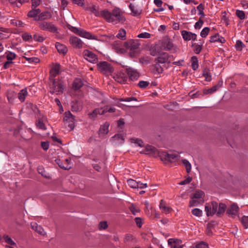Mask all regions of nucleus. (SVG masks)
<instances>
[{"label": "nucleus", "instance_id": "ddd939ff", "mask_svg": "<svg viewBox=\"0 0 248 248\" xmlns=\"http://www.w3.org/2000/svg\"><path fill=\"white\" fill-rule=\"evenodd\" d=\"M69 42L72 46L77 48H81L82 47L83 43L82 41L76 36H71Z\"/></svg>", "mask_w": 248, "mask_h": 248}, {"label": "nucleus", "instance_id": "f257e3e1", "mask_svg": "<svg viewBox=\"0 0 248 248\" xmlns=\"http://www.w3.org/2000/svg\"><path fill=\"white\" fill-rule=\"evenodd\" d=\"M101 16L104 18L108 22L115 25L123 23L125 18L119 8H114L109 12L107 10L101 12Z\"/></svg>", "mask_w": 248, "mask_h": 248}, {"label": "nucleus", "instance_id": "13d9d810", "mask_svg": "<svg viewBox=\"0 0 248 248\" xmlns=\"http://www.w3.org/2000/svg\"><path fill=\"white\" fill-rule=\"evenodd\" d=\"M108 227L107 222L105 221L100 222L98 225V228L100 230H105Z\"/></svg>", "mask_w": 248, "mask_h": 248}, {"label": "nucleus", "instance_id": "bf43d9fd", "mask_svg": "<svg viewBox=\"0 0 248 248\" xmlns=\"http://www.w3.org/2000/svg\"><path fill=\"white\" fill-rule=\"evenodd\" d=\"M22 39L25 41H29L32 39V36L31 34L25 32L22 35Z\"/></svg>", "mask_w": 248, "mask_h": 248}, {"label": "nucleus", "instance_id": "4468645a", "mask_svg": "<svg viewBox=\"0 0 248 248\" xmlns=\"http://www.w3.org/2000/svg\"><path fill=\"white\" fill-rule=\"evenodd\" d=\"M181 35L186 41L195 40L197 37V35L195 33L185 30L181 31Z\"/></svg>", "mask_w": 248, "mask_h": 248}, {"label": "nucleus", "instance_id": "a211bd4d", "mask_svg": "<svg viewBox=\"0 0 248 248\" xmlns=\"http://www.w3.org/2000/svg\"><path fill=\"white\" fill-rule=\"evenodd\" d=\"M64 121H68L69 123H72L69 124V126L71 129H73L74 128V122L75 121V116L72 115L70 112L68 111L65 113V117L64 118Z\"/></svg>", "mask_w": 248, "mask_h": 248}, {"label": "nucleus", "instance_id": "4d7b16f0", "mask_svg": "<svg viewBox=\"0 0 248 248\" xmlns=\"http://www.w3.org/2000/svg\"><path fill=\"white\" fill-rule=\"evenodd\" d=\"M197 10L199 11V15L201 16L202 17L204 16L205 15L203 13L204 6L202 4L199 5L197 7Z\"/></svg>", "mask_w": 248, "mask_h": 248}, {"label": "nucleus", "instance_id": "f8f14e48", "mask_svg": "<svg viewBox=\"0 0 248 248\" xmlns=\"http://www.w3.org/2000/svg\"><path fill=\"white\" fill-rule=\"evenodd\" d=\"M141 154L149 155H155L158 154L157 150L152 145H147L145 148L140 152Z\"/></svg>", "mask_w": 248, "mask_h": 248}, {"label": "nucleus", "instance_id": "a18cd8bd", "mask_svg": "<svg viewBox=\"0 0 248 248\" xmlns=\"http://www.w3.org/2000/svg\"><path fill=\"white\" fill-rule=\"evenodd\" d=\"M113 138L118 141L120 143H123L124 142V136L122 134L115 135Z\"/></svg>", "mask_w": 248, "mask_h": 248}, {"label": "nucleus", "instance_id": "39448f33", "mask_svg": "<svg viewBox=\"0 0 248 248\" xmlns=\"http://www.w3.org/2000/svg\"><path fill=\"white\" fill-rule=\"evenodd\" d=\"M204 192L202 190H198L193 195L192 200L190 201V206H198L200 203L203 201Z\"/></svg>", "mask_w": 248, "mask_h": 248}, {"label": "nucleus", "instance_id": "c03bdc74", "mask_svg": "<svg viewBox=\"0 0 248 248\" xmlns=\"http://www.w3.org/2000/svg\"><path fill=\"white\" fill-rule=\"evenodd\" d=\"M168 242V244L170 245L172 248H182V245H179L175 241H173L172 239H169Z\"/></svg>", "mask_w": 248, "mask_h": 248}, {"label": "nucleus", "instance_id": "6ab92c4d", "mask_svg": "<svg viewBox=\"0 0 248 248\" xmlns=\"http://www.w3.org/2000/svg\"><path fill=\"white\" fill-rule=\"evenodd\" d=\"M52 15L50 12L45 11L41 13H40L38 16L37 20L40 21H44V20H48L51 18Z\"/></svg>", "mask_w": 248, "mask_h": 248}, {"label": "nucleus", "instance_id": "c85d7f7f", "mask_svg": "<svg viewBox=\"0 0 248 248\" xmlns=\"http://www.w3.org/2000/svg\"><path fill=\"white\" fill-rule=\"evenodd\" d=\"M159 208L162 212L166 214L169 213L171 210V208L166 206L165 202L163 200L160 201Z\"/></svg>", "mask_w": 248, "mask_h": 248}, {"label": "nucleus", "instance_id": "864d4df0", "mask_svg": "<svg viewBox=\"0 0 248 248\" xmlns=\"http://www.w3.org/2000/svg\"><path fill=\"white\" fill-rule=\"evenodd\" d=\"M127 184L128 186L132 188H137V186H138L137 182L132 179L128 180Z\"/></svg>", "mask_w": 248, "mask_h": 248}, {"label": "nucleus", "instance_id": "6e6d98bb", "mask_svg": "<svg viewBox=\"0 0 248 248\" xmlns=\"http://www.w3.org/2000/svg\"><path fill=\"white\" fill-rule=\"evenodd\" d=\"M236 15L241 20L245 18V14L243 11L237 10L236 11Z\"/></svg>", "mask_w": 248, "mask_h": 248}, {"label": "nucleus", "instance_id": "5fc2aeb1", "mask_svg": "<svg viewBox=\"0 0 248 248\" xmlns=\"http://www.w3.org/2000/svg\"><path fill=\"white\" fill-rule=\"evenodd\" d=\"M4 239L7 243L12 246H16V243L8 235H5L3 237Z\"/></svg>", "mask_w": 248, "mask_h": 248}, {"label": "nucleus", "instance_id": "603ef678", "mask_svg": "<svg viewBox=\"0 0 248 248\" xmlns=\"http://www.w3.org/2000/svg\"><path fill=\"white\" fill-rule=\"evenodd\" d=\"M192 213L196 217H200L202 216V212L199 208H194L192 210Z\"/></svg>", "mask_w": 248, "mask_h": 248}, {"label": "nucleus", "instance_id": "338daca9", "mask_svg": "<svg viewBox=\"0 0 248 248\" xmlns=\"http://www.w3.org/2000/svg\"><path fill=\"white\" fill-rule=\"evenodd\" d=\"M133 142L135 143H136V144H137L140 147H143V142L142 141V140L140 139H133Z\"/></svg>", "mask_w": 248, "mask_h": 248}, {"label": "nucleus", "instance_id": "393cba45", "mask_svg": "<svg viewBox=\"0 0 248 248\" xmlns=\"http://www.w3.org/2000/svg\"><path fill=\"white\" fill-rule=\"evenodd\" d=\"M104 114V111L103 109L96 108L93 111L92 113L89 114V116L90 119H94L97 115H102Z\"/></svg>", "mask_w": 248, "mask_h": 248}, {"label": "nucleus", "instance_id": "69168bd1", "mask_svg": "<svg viewBox=\"0 0 248 248\" xmlns=\"http://www.w3.org/2000/svg\"><path fill=\"white\" fill-rule=\"evenodd\" d=\"M149 84V82L148 81H140L139 82V86L141 88H145L146 87H147Z\"/></svg>", "mask_w": 248, "mask_h": 248}, {"label": "nucleus", "instance_id": "0e129e2a", "mask_svg": "<svg viewBox=\"0 0 248 248\" xmlns=\"http://www.w3.org/2000/svg\"><path fill=\"white\" fill-rule=\"evenodd\" d=\"M151 34L146 32L141 33L138 35V37L140 38H149Z\"/></svg>", "mask_w": 248, "mask_h": 248}, {"label": "nucleus", "instance_id": "ea45409f", "mask_svg": "<svg viewBox=\"0 0 248 248\" xmlns=\"http://www.w3.org/2000/svg\"><path fill=\"white\" fill-rule=\"evenodd\" d=\"M162 161H168L169 153L166 152H158V154Z\"/></svg>", "mask_w": 248, "mask_h": 248}, {"label": "nucleus", "instance_id": "79ce46f5", "mask_svg": "<svg viewBox=\"0 0 248 248\" xmlns=\"http://www.w3.org/2000/svg\"><path fill=\"white\" fill-rule=\"evenodd\" d=\"M129 208L134 215H136L140 211L139 208L133 204H131Z\"/></svg>", "mask_w": 248, "mask_h": 248}, {"label": "nucleus", "instance_id": "e2e57ef3", "mask_svg": "<svg viewBox=\"0 0 248 248\" xmlns=\"http://www.w3.org/2000/svg\"><path fill=\"white\" fill-rule=\"evenodd\" d=\"M103 110L104 111V113L107 112L111 113L115 111V108L112 107L106 106L103 108Z\"/></svg>", "mask_w": 248, "mask_h": 248}, {"label": "nucleus", "instance_id": "052dcab7", "mask_svg": "<svg viewBox=\"0 0 248 248\" xmlns=\"http://www.w3.org/2000/svg\"><path fill=\"white\" fill-rule=\"evenodd\" d=\"M36 125L38 128L40 129L45 130L46 129V127L45 125V124L42 122L41 120H38V121L36 123Z\"/></svg>", "mask_w": 248, "mask_h": 248}, {"label": "nucleus", "instance_id": "a19ab883", "mask_svg": "<svg viewBox=\"0 0 248 248\" xmlns=\"http://www.w3.org/2000/svg\"><path fill=\"white\" fill-rule=\"evenodd\" d=\"M126 31L124 29H121L118 33L117 34L116 37L122 40H124L125 39Z\"/></svg>", "mask_w": 248, "mask_h": 248}, {"label": "nucleus", "instance_id": "c756f323", "mask_svg": "<svg viewBox=\"0 0 248 248\" xmlns=\"http://www.w3.org/2000/svg\"><path fill=\"white\" fill-rule=\"evenodd\" d=\"M55 162L58 165V166L62 169H63L64 170H69L71 168V165L67 163L66 164H64L60 159L57 158L55 160Z\"/></svg>", "mask_w": 248, "mask_h": 248}, {"label": "nucleus", "instance_id": "7c9ffc66", "mask_svg": "<svg viewBox=\"0 0 248 248\" xmlns=\"http://www.w3.org/2000/svg\"><path fill=\"white\" fill-rule=\"evenodd\" d=\"M139 47L138 44H136L134 43H129L128 44V48L130 50L129 54L131 57L134 56V52Z\"/></svg>", "mask_w": 248, "mask_h": 248}, {"label": "nucleus", "instance_id": "72a5a7b5", "mask_svg": "<svg viewBox=\"0 0 248 248\" xmlns=\"http://www.w3.org/2000/svg\"><path fill=\"white\" fill-rule=\"evenodd\" d=\"M83 85V81L80 78H76L73 82V87L75 90L80 89Z\"/></svg>", "mask_w": 248, "mask_h": 248}, {"label": "nucleus", "instance_id": "de8ad7c7", "mask_svg": "<svg viewBox=\"0 0 248 248\" xmlns=\"http://www.w3.org/2000/svg\"><path fill=\"white\" fill-rule=\"evenodd\" d=\"M245 45L240 40H237L235 46L237 50L241 51Z\"/></svg>", "mask_w": 248, "mask_h": 248}, {"label": "nucleus", "instance_id": "6e6552de", "mask_svg": "<svg viewBox=\"0 0 248 248\" xmlns=\"http://www.w3.org/2000/svg\"><path fill=\"white\" fill-rule=\"evenodd\" d=\"M70 30L76 33L82 37L86 38L87 39H93L92 35L89 32H87L85 31L76 27H71V28H69Z\"/></svg>", "mask_w": 248, "mask_h": 248}, {"label": "nucleus", "instance_id": "f3484780", "mask_svg": "<svg viewBox=\"0 0 248 248\" xmlns=\"http://www.w3.org/2000/svg\"><path fill=\"white\" fill-rule=\"evenodd\" d=\"M170 56L166 52H163L160 53L157 58V61L159 63H165L166 62H170L169 58Z\"/></svg>", "mask_w": 248, "mask_h": 248}, {"label": "nucleus", "instance_id": "774afa93", "mask_svg": "<svg viewBox=\"0 0 248 248\" xmlns=\"http://www.w3.org/2000/svg\"><path fill=\"white\" fill-rule=\"evenodd\" d=\"M135 221L136 222L137 226L138 227H139V228L141 227V226L142 225V221L140 217H136L135 218Z\"/></svg>", "mask_w": 248, "mask_h": 248}, {"label": "nucleus", "instance_id": "f704fd0d", "mask_svg": "<svg viewBox=\"0 0 248 248\" xmlns=\"http://www.w3.org/2000/svg\"><path fill=\"white\" fill-rule=\"evenodd\" d=\"M202 76L204 77L205 80L210 81L212 80V76L210 71L207 68H205L202 71Z\"/></svg>", "mask_w": 248, "mask_h": 248}, {"label": "nucleus", "instance_id": "09e8293b", "mask_svg": "<svg viewBox=\"0 0 248 248\" xmlns=\"http://www.w3.org/2000/svg\"><path fill=\"white\" fill-rule=\"evenodd\" d=\"M6 58L8 61H12L13 60L15 59L16 55L15 53L8 51L6 53Z\"/></svg>", "mask_w": 248, "mask_h": 248}, {"label": "nucleus", "instance_id": "2eb2a0df", "mask_svg": "<svg viewBox=\"0 0 248 248\" xmlns=\"http://www.w3.org/2000/svg\"><path fill=\"white\" fill-rule=\"evenodd\" d=\"M127 75L129 76V79L131 80H136L139 77V74L138 71L131 68L128 67L126 68Z\"/></svg>", "mask_w": 248, "mask_h": 248}, {"label": "nucleus", "instance_id": "9d476101", "mask_svg": "<svg viewBox=\"0 0 248 248\" xmlns=\"http://www.w3.org/2000/svg\"><path fill=\"white\" fill-rule=\"evenodd\" d=\"M83 54L85 59L92 63H95L97 61V56L88 50H84Z\"/></svg>", "mask_w": 248, "mask_h": 248}, {"label": "nucleus", "instance_id": "1a4fd4ad", "mask_svg": "<svg viewBox=\"0 0 248 248\" xmlns=\"http://www.w3.org/2000/svg\"><path fill=\"white\" fill-rule=\"evenodd\" d=\"M113 78L116 81L121 84H125L127 80L126 74L122 71L114 73Z\"/></svg>", "mask_w": 248, "mask_h": 248}, {"label": "nucleus", "instance_id": "c9c22d12", "mask_svg": "<svg viewBox=\"0 0 248 248\" xmlns=\"http://www.w3.org/2000/svg\"><path fill=\"white\" fill-rule=\"evenodd\" d=\"M191 67L193 70H196L199 67L198 60L196 56H193L191 58Z\"/></svg>", "mask_w": 248, "mask_h": 248}, {"label": "nucleus", "instance_id": "e433bc0d", "mask_svg": "<svg viewBox=\"0 0 248 248\" xmlns=\"http://www.w3.org/2000/svg\"><path fill=\"white\" fill-rule=\"evenodd\" d=\"M169 158H168V161L170 162H175L178 160L180 158V156L179 155L170 153H169Z\"/></svg>", "mask_w": 248, "mask_h": 248}, {"label": "nucleus", "instance_id": "bb28decb", "mask_svg": "<svg viewBox=\"0 0 248 248\" xmlns=\"http://www.w3.org/2000/svg\"><path fill=\"white\" fill-rule=\"evenodd\" d=\"M55 46L58 51L60 53L64 54L67 52V48L64 45L57 42L55 44Z\"/></svg>", "mask_w": 248, "mask_h": 248}, {"label": "nucleus", "instance_id": "8fccbe9b", "mask_svg": "<svg viewBox=\"0 0 248 248\" xmlns=\"http://www.w3.org/2000/svg\"><path fill=\"white\" fill-rule=\"evenodd\" d=\"M241 221L245 229L248 228V216H243L241 219Z\"/></svg>", "mask_w": 248, "mask_h": 248}, {"label": "nucleus", "instance_id": "20e7f679", "mask_svg": "<svg viewBox=\"0 0 248 248\" xmlns=\"http://www.w3.org/2000/svg\"><path fill=\"white\" fill-rule=\"evenodd\" d=\"M161 46L164 50L169 51L171 53H175L178 50V47L167 37L164 38L162 40Z\"/></svg>", "mask_w": 248, "mask_h": 248}, {"label": "nucleus", "instance_id": "9b49d317", "mask_svg": "<svg viewBox=\"0 0 248 248\" xmlns=\"http://www.w3.org/2000/svg\"><path fill=\"white\" fill-rule=\"evenodd\" d=\"M83 9L89 13L94 14L96 16H101V12H99V8L97 6L88 5L84 6Z\"/></svg>", "mask_w": 248, "mask_h": 248}, {"label": "nucleus", "instance_id": "412c9836", "mask_svg": "<svg viewBox=\"0 0 248 248\" xmlns=\"http://www.w3.org/2000/svg\"><path fill=\"white\" fill-rule=\"evenodd\" d=\"M129 7L131 10V14L135 16H140L142 12V10L140 8L131 3L129 5Z\"/></svg>", "mask_w": 248, "mask_h": 248}, {"label": "nucleus", "instance_id": "f03ea898", "mask_svg": "<svg viewBox=\"0 0 248 248\" xmlns=\"http://www.w3.org/2000/svg\"><path fill=\"white\" fill-rule=\"evenodd\" d=\"M226 209L225 204L220 203L219 205L216 202L207 203L205 206V211L207 216H213L216 214L218 216L224 213Z\"/></svg>", "mask_w": 248, "mask_h": 248}, {"label": "nucleus", "instance_id": "0eeeda50", "mask_svg": "<svg viewBox=\"0 0 248 248\" xmlns=\"http://www.w3.org/2000/svg\"><path fill=\"white\" fill-rule=\"evenodd\" d=\"M38 27L43 31H48L53 33H56L57 31V27L51 22L40 21L38 23Z\"/></svg>", "mask_w": 248, "mask_h": 248}, {"label": "nucleus", "instance_id": "473e14b6", "mask_svg": "<svg viewBox=\"0 0 248 248\" xmlns=\"http://www.w3.org/2000/svg\"><path fill=\"white\" fill-rule=\"evenodd\" d=\"M222 83H223V82L221 81L220 82V83H219L218 85H215L209 89L204 90L203 91V93L204 94H207L208 93H212L215 92L216 91H217L219 88L220 87H221Z\"/></svg>", "mask_w": 248, "mask_h": 248}, {"label": "nucleus", "instance_id": "a878e982", "mask_svg": "<svg viewBox=\"0 0 248 248\" xmlns=\"http://www.w3.org/2000/svg\"><path fill=\"white\" fill-rule=\"evenodd\" d=\"M41 11L39 9H33L30 11L28 13V16L30 17L34 18L36 20H37L38 16L40 14Z\"/></svg>", "mask_w": 248, "mask_h": 248}, {"label": "nucleus", "instance_id": "7ed1b4c3", "mask_svg": "<svg viewBox=\"0 0 248 248\" xmlns=\"http://www.w3.org/2000/svg\"><path fill=\"white\" fill-rule=\"evenodd\" d=\"M51 81L50 93L51 94L56 93L59 94L62 93L64 89L63 83L61 80L52 78Z\"/></svg>", "mask_w": 248, "mask_h": 248}, {"label": "nucleus", "instance_id": "b1692460", "mask_svg": "<svg viewBox=\"0 0 248 248\" xmlns=\"http://www.w3.org/2000/svg\"><path fill=\"white\" fill-rule=\"evenodd\" d=\"M60 71V65L59 64L55 65L52 69L51 70L50 73V76L49 79L50 80H52V78H54L59 74Z\"/></svg>", "mask_w": 248, "mask_h": 248}, {"label": "nucleus", "instance_id": "cd10ccee", "mask_svg": "<svg viewBox=\"0 0 248 248\" xmlns=\"http://www.w3.org/2000/svg\"><path fill=\"white\" fill-rule=\"evenodd\" d=\"M6 96L9 103H13L16 98V93L13 90H8L7 92Z\"/></svg>", "mask_w": 248, "mask_h": 248}, {"label": "nucleus", "instance_id": "4be33fe9", "mask_svg": "<svg viewBox=\"0 0 248 248\" xmlns=\"http://www.w3.org/2000/svg\"><path fill=\"white\" fill-rule=\"evenodd\" d=\"M28 95V93L27 88L22 89L18 93V98L21 102H23Z\"/></svg>", "mask_w": 248, "mask_h": 248}, {"label": "nucleus", "instance_id": "aec40b11", "mask_svg": "<svg viewBox=\"0 0 248 248\" xmlns=\"http://www.w3.org/2000/svg\"><path fill=\"white\" fill-rule=\"evenodd\" d=\"M31 228L37 232L39 234L42 235H45L46 234V232L44 229L41 226L38 225L36 223L32 222L31 223Z\"/></svg>", "mask_w": 248, "mask_h": 248}, {"label": "nucleus", "instance_id": "3c124183", "mask_svg": "<svg viewBox=\"0 0 248 248\" xmlns=\"http://www.w3.org/2000/svg\"><path fill=\"white\" fill-rule=\"evenodd\" d=\"M210 31V28L208 27L204 28L201 32V36L202 38H205L208 34Z\"/></svg>", "mask_w": 248, "mask_h": 248}, {"label": "nucleus", "instance_id": "49530a36", "mask_svg": "<svg viewBox=\"0 0 248 248\" xmlns=\"http://www.w3.org/2000/svg\"><path fill=\"white\" fill-rule=\"evenodd\" d=\"M154 72L157 74H160L163 72V68L159 64H155L154 65Z\"/></svg>", "mask_w": 248, "mask_h": 248}, {"label": "nucleus", "instance_id": "4c0bfd02", "mask_svg": "<svg viewBox=\"0 0 248 248\" xmlns=\"http://www.w3.org/2000/svg\"><path fill=\"white\" fill-rule=\"evenodd\" d=\"M135 240V237L133 235L129 233L125 234L123 239L124 242L125 243L129 242H133Z\"/></svg>", "mask_w": 248, "mask_h": 248}, {"label": "nucleus", "instance_id": "37998d69", "mask_svg": "<svg viewBox=\"0 0 248 248\" xmlns=\"http://www.w3.org/2000/svg\"><path fill=\"white\" fill-rule=\"evenodd\" d=\"M34 41L38 42H42L45 40V37L41 34L35 33L33 36Z\"/></svg>", "mask_w": 248, "mask_h": 248}, {"label": "nucleus", "instance_id": "423d86ee", "mask_svg": "<svg viewBox=\"0 0 248 248\" xmlns=\"http://www.w3.org/2000/svg\"><path fill=\"white\" fill-rule=\"evenodd\" d=\"M98 70L103 74L107 76L110 75L113 71V68L108 62H102L97 64Z\"/></svg>", "mask_w": 248, "mask_h": 248}, {"label": "nucleus", "instance_id": "680f3d73", "mask_svg": "<svg viewBox=\"0 0 248 248\" xmlns=\"http://www.w3.org/2000/svg\"><path fill=\"white\" fill-rule=\"evenodd\" d=\"M195 248H208V245L207 243L202 241L200 243L197 244L194 247Z\"/></svg>", "mask_w": 248, "mask_h": 248}, {"label": "nucleus", "instance_id": "5701e85b", "mask_svg": "<svg viewBox=\"0 0 248 248\" xmlns=\"http://www.w3.org/2000/svg\"><path fill=\"white\" fill-rule=\"evenodd\" d=\"M109 126V124L106 122L104 124L100 126L99 131V135H105L108 133V127Z\"/></svg>", "mask_w": 248, "mask_h": 248}, {"label": "nucleus", "instance_id": "dca6fc26", "mask_svg": "<svg viewBox=\"0 0 248 248\" xmlns=\"http://www.w3.org/2000/svg\"><path fill=\"white\" fill-rule=\"evenodd\" d=\"M239 207L235 204L231 205L227 210V214L232 217H234L238 215Z\"/></svg>", "mask_w": 248, "mask_h": 248}, {"label": "nucleus", "instance_id": "58836bf2", "mask_svg": "<svg viewBox=\"0 0 248 248\" xmlns=\"http://www.w3.org/2000/svg\"><path fill=\"white\" fill-rule=\"evenodd\" d=\"M182 163L185 166L186 172L189 173L191 170V165L189 162L186 159H184L182 160Z\"/></svg>", "mask_w": 248, "mask_h": 248}, {"label": "nucleus", "instance_id": "2f4dec72", "mask_svg": "<svg viewBox=\"0 0 248 248\" xmlns=\"http://www.w3.org/2000/svg\"><path fill=\"white\" fill-rule=\"evenodd\" d=\"M210 42H218L221 43H223L225 42V40L223 37H220L218 34H216L210 37Z\"/></svg>", "mask_w": 248, "mask_h": 248}]
</instances>
